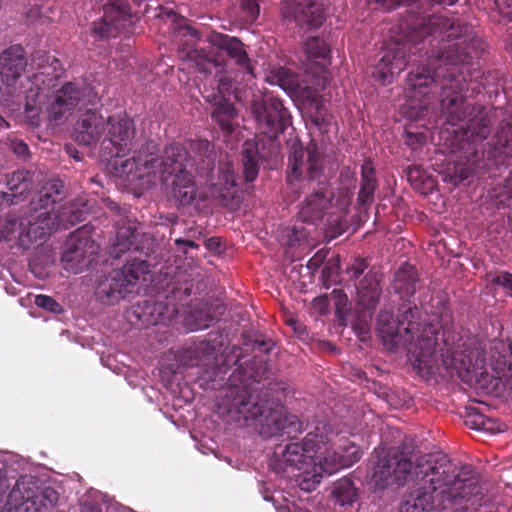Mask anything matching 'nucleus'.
Masks as SVG:
<instances>
[{
    "mask_svg": "<svg viewBox=\"0 0 512 512\" xmlns=\"http://www.w3.org/2000/svg\"><path fill=\"white\" fill-rule=\"evenodd\" d=\"M107 208L114 213V225L116 229V241L112 253L115 257L132 248L135 245L138 233V222L126 207L120 206L111 199L105 200Z\"/></svg>",
    "mask_w": 512,
    "mask_h": 512,
    "instance_id": "6ab92c4d",
    "label": "nucleus"
},
{
    "mask_svg": "<svg viewBox=\"0 0 512 512\" xmlns=\"http://www.w3.org/2000/svg\"><path fill=\"white\" fill-rule=\"evenodd\" d=\"M418 283L419 275L416 267L404 263L394 274L392 289L402 300H410L417 290Z\"/></svg>",
    "mask_w": 512,
    "mask_h": 512,
    "instance_id": "c85d7f7f",
    "label": "nucleus"
},
{
    "mask_svg": "<svg viewBox=\"0 0 512 512\" xmlns=\"http://www.w3.org/2000/svg\"><path fill=\"white\" fill-rule=\"evenodd\" d=\"M187 56L195 62L200 73L211 74L215 70V77L218 83L217 88L219 90L223 93L230 90L231 79L223 73V66L218 60L212 59L203 50L192 48L187 51Z\"/></svg>",
    "mask_w": 512,
    "mask_h": 512,
    "instance_id": "cd10ccee",
    "label": "nucleus"
},
{
    "mask_svg": "<svg viewBox=\"0 0 512 512\" xmlns=\"http://www.w3.org/2000/svg\"><path fill=\"white\" fill-rule=\"evenodd\" d=\"M403 304L399 308L400 315L397 320L401 325L403 332L406 336H415L421 334L420 332V323L419 320V309L416 305H411L410 300H403ZM427 325H425L422 329H424ZM423 331V330H421Z\"/></svg>",
    "mask_w": 512,
    "mask_h": 512,
    "instance_id": "c9c22d12",
    "label": "nucleus"
},
{
    "mask_svg": "<svg viewBox=\"0 0 512 512\" xmlns=\"http://www.w3.org/2000/svg\"><path fill=\"white\" fill-rule=\"evenodd\" d=\"M202 96L206 102L213 105V108L223 103L227 99L224 96L223 92L218 88L216 90L204 89V91L202 92Z\"/></svg>",
    "mask_w": 512,
    "mask_h": 512,
    "instance_id": "8fccbe9b",
    "label": "nucleus"
},
{
    "mask_svg": "<svg viewBox=\"0 0 512 512\" xmlns=\"http://www.w3.org/2000/svg\"><path fill=\"white\" fill-rule=\"evenodd\" d=\"M236 186L234 171L229 164H225L219 169L217 181L211 185V193L221 206L235 210L240 204Z\"/></svg>",
    "mask_w": 512,
    "mask_h": 512,
    "instance_id": "b1692460",
    "label": "nucleus"
},
{
    "mask_svg": "<svg viewBox=\"0 0 512 512\" xmlns=\"http://www.w3.org/2000/svg\"><path fill=\"white\" fill-rule=\"evenodd\" d=\"M451 75L452 77L448 79L449 84L444 79L440 91L441 115L447 124L459 127L461 149H464L465 145L469 146L465 158L474 165L482 153L477 144H481L490 135L492 118L506 115L507 110L495 108L491 115V111L486 107L470 102L469 98L474 95H471L469 87L464 86L456 74Z\"/></svg>",
    "mask_w": 512,
    "mask_h": 512,
    "instance_id": "20e7f679",
    "label": "nucleus"
},
{
    "mask_svg": "<svg viewBox=\"0 0 512 512\" xmlns=\"http://www.w3.org/2000/svg\"><path fill=\"white\" fill-rule=\"evenodd\" d=\"M369 263L366 258H355L352 263L347 266L346 273L350 280H356L368 269Z\"/></svg>",
    "mask_w": 512,
    "mask_h": 512,
    "instance_id": "37998d69",
    "label": "nucleus"
},
{
    "mask_svg": "<svg viewBox=\"0 0 512 512\" xmlns=\"http://www.w3.org/2000/svg\"><path fill=\"white\" fill-rule=\"evenodd\" d=\"M236 116L237 111L229 98L214 107L211 111V118L213 121L220 126L222 131L228 134H231L234 131L233 120Z\"/></svg>",
    "mask_w": 512,
    "mask_h": 512,
    "instance_id": "e433bc0d",
    "label": "nucleus"
},
{
    "mask_svg": "<svg viewBox=\"0 0 512 512\" xmlns=\"http://www.w3.org/2000/svg\"><path fill=\"white\" fill-rule=\"evenodd\" d=\"M323 171V157L318 151L317 144L311 141L306 148L296 139L290 145L288 157L287 182L292 183L301 177L315 180Z\"/></svg>",
    "mask_w": 512,
    "mask_h": 512,
    "instance_id": "ddd939ff",
    "label": "nucleus"
},
{
    "mask_svg": "<svg viewBox=\"0 0 512 512\" xmlns=\"http://www.w3.org/2000/svg\"><path fill=\"white\" fill-rule=\"evenodd\" d=\"M305 64L307 69L313 73L324 72L330 64V48L327 43L319 37H310L303 46Z\"/></svg>",
    "mask_w": 512,
    "mask_h": 512,
    "instance_id": "bb28decb",
    "label": "nucleus"
},
{
    "mask_svg": "<svg viewBox=\"0 0 512 512\" xmlns=\"http://www.w3.org/2000/svg\"><path fill=\"white\" fill-rule=\"evenodd\" d=\"M252 114L262 134H265L272 144L280 133L290 124V115L282 101L275 97L255 101Z\"/></svg>",
    "mask_w": 512,
    "mask_h": 512,
    "instance_id": "dca6fc26",
    "label": "nucleus"
},
{
    "mask_svg": "<svg viewBox=\"0 0 512 512\" xmlns=\"http://www.w3.org/2000/svg\"><path fill=\"white\" fill-rule=\"evenodd\" d=\"M171 291L172 293H184L190 295L192 290V277L186 271L176 268L171 278Z\"/></svg>",
    "mask_w": 512,
    "mask_h": 512,
    "instance_id": "ea45409f",
    "label": "nucleus"
},
{
    "mask_svg": "<svg viewBox=\"0 0 512 512\" xmlns=\"http://www.w3.org/2000/svg\"><path fill=\"white\" fill-rule=\"evenodd\" d=\"M481 431L489 432L492 434L501 433L507 430L508 426L497 418H492L484 415V419L481 421Z\"/></svg>",
    "mask_w": 512,
    "mask_h": 512,
    "instance_id": "a18cd8bd",
    "label": "nucleus"
},
{
    "mask_svg": "<svg viewBox=\"0 0 512 512\" xmlns=\"http://www.w3.org/2000/svg\"><path fill=\"white\" fill-rule=\"evenodd\" d=\"M498 137L502 145L509 149L508 154L512 157V112L509 113L508 118L501 121Z\"/></svg>",
    "mask_w": 512,
    "mask_h": 512,
    "instance_id": "a19ab883",
    "label": "nucleus"
},
{
    "mask_svg": "<svg viewBox=\"0 0 512 512\" xmlns=\"http://www.w3.org/2000/svg\"><path fill=\"white\" fill-rule=\"evenodd\" d=\"M135 124L126 113H119L104 119V138L101 142L102 155H117L131 152L134 148Z\"/></svg>",
    "mask_w": 512,
    "mask_h": 512,
    "instance_id": "4468645a",
    "label": "nucleus"
},
{
    "mask_svg": "<svg viewBox=\"0 0 512 512\" xmlns=\"http://www.w3.org/2000/svg\"><path fill=\"white\" fill-rule=\"evenodd\" d=\"M504 193L508 199L512 200V173L510 174L509 178L506 181V184L504 186Z\"/></svg>",
    "mask_w": 512,
    "mask_h": 512,
    "instance_id": "0e129e2a",
    "label": "nucleus"
},
{
    "mask_svg": "<svg viewBox=\"0 0 512 512\" xmlns=\"http://www.w3.org/2000/svg\"><path fill=\"white\" fill-rule=\"evenodd\" d=\"M425 29L431 33L446 34L449 42L454 41V49H448L444 54L446 63L455 65L456 77L469 87L471 95L479 94L482 89L489 93L496 92L491 88L497 86L498 74L491 71L485 73L474 67V60L482 55L486 44L475 34L471 25L453 17L431 15Z\"/></svg>",
    "mask_w": 512,
    "mask_h": 512,
    "instance_id": "7ed1b4c3",
    "label": "nucleus"
},
{
    "mask_svg": "<svg viewBox=\"0 0 512 512\" xmlns=\"http://www.w3.org/2000/svg\"><path fill=\"white\" fill-rule=\"evenodd\" d=\"M273 342L271 341H265V340H255L253 342V349L258 350L260 352L269 353L273 348Z\"/></svg>",
    "mask_w": 512,
    "mask_h": 512,
    "instance_id": "bf43d9fd",
    "label": "nucleus"
},
{
    "mask_svg": "<svg viewBox=\"0 0 512 512\" xmlns=\"http://www.w3.org/2000/svg\"><path fill=\"white\" fill-rule=\"evenodd\" d=\"M28 87L23 89L21 99H24V113L25 120L31 127H38L40 125V112H41V103L43 99V95L40 93V88L35 86L33 82L27 80ZM20 103H16V105L20 106ZM15 105L10 104L9 106Z\"/></svg>",
    "mask_w": 512,
    "mask_h": 512,
    "instance_id": "c756f323",
    "label": "nucleus"
},
{
    "mask_svg": "<svg viewBox=\"0 0 512 512\" xmlns=\"http://www.w3.org/2000/svg\"><path fill=\"white\" fill-rule=\"evenodd\" d=\"M333 436L332 426L326 421H319L302 442H292L285 446L282 459L286 465L300 470L319 453L317 459L320 469L329 475L350 467L361 459L362 452L359 447L346 438L340 439L342 443L338 445L337 451L329 455L327 444L332 441Z\"/></svg>",
    "mask_w": 512,
    "mask_h": 512,
    "instance_id": "423d86ee",
    "label": "nucleus"
},
{
    "mask_svg": "<svg viewBox=\"0 0 512 512\" xmlns=\"http://www.w3.org/2000/svg\"><path fill=\"white\" fill-rule=\"evenodd\" d=\"M382 275L370 269L355 285L357 303L365 310H375L382 293Z\"/></svg>",
    "mask_w": 512,
    "mask_h": 512,
    "instance_id": "a878e982",
    "label": "nucleus"
},
{
    "mask_svg": "<svg viewBox=\"0 0 512 512\" xmlns=\"http://www.w3.org/2000/svg\"><path fill=\"white\" fill-rule=\"evenodd\" d=\"M27 53L21 45H12L0 55V102L6 106L20 103L23 89L27 88Z\"/></svg>",
    "mask_w": 512,
    "mask_h": 512,
    "instance_id": "9d476101",
    "label": "nucleus"
},
{
    "mask_svg": "<svg viewBox=\"0 0 512 512\" xmlns=\"http://www.w3.org/2000/svg\"><path fill=\"white\" fill-rule=\"evenodd\" d=\"M149 273V265L146 260L133 259L122 268L113 270L97 288V297L106 304L117 303L128 294L134 293L140 279L145 280Z\"/></svg>",
    "mask_w": 512,
    "mask_h": 512,
    "instance_id": "9b49d317",
    "label": "nucleus"
},
{
    "mask_svg": "<svg viewBox=\"0 0 512 512\" xmlns=\"http://www.w3.org/2000/svg\"><path fill=\"white\" fill-rule=\"evenodd\" d=\"M175 244L177 246H181V245H184V246H187L189 248H193V249H198L199 248V245L192 241V240H185V239H182V238H178L175 240Z\"/></svg>",
    "mask_w": 512,
    "mask_h": 512,
    "instance_id": "680f3d73",
    "label": "nucleus"
},
{
    "mask_svg": "<svg viewBox=\"0 0 512 512\" xmlns=\"http://www.w3.org/2000/svg\"><path fill=\"white\" fill-rule=\"evenodd\" d=\"M495 284L501 285L510 291L512 296V274L509 272H500L493 280Z\"/></svg>",
    "mask_w": 512,
    "mask_h": 512,
    "instance_id": "864d4df0",
    "label": "nucleus"
},
{
    "mask_svg": "<svg viewBox=\"0 0 512 512\" xmlns=\"http://www.w3.org/2000/svg\"><path fill=\"white\" fill-rule=\"evenodd\" d=\"M208 42L212 47L224 52L232 59L238 70L254 76V67L246 52L245 45L238 38L223 33L211 32L208 36Z\"/></svg>",
    "mask_w": 512,
    "mask_h": 512,
    "instance_id": "5701e85b",
    "label": "nucleus"
},
{
    "mask_svg": "<svg viewBox=\"0 0 512 512\" xmlns=\"http://www.w3.org/2000/svg\"><path fill=\"white\" fill-rule=\"evenodd\" d=\"M494 5L500 14L512 20V0H494Z\"/></svg>",
    "mask_w": 512,
    "mask_h": 512,
    "instance_id": "603ef678",
    "label": "nucleus"
},
{
    "mask_svg": "<svg viewBox=\"0 0 512 512\" xmlns=\"http://www.w3.org/2000/svg\"><path fill=\"white\" fill-rule=\"evenodd\" d=\"M430 17L422 19L418 26L405 35L403 41L387 44L374 67V77L383 84L391 83L392 78L399 75L409 63L410 54L422 51L428 41L433 47L431 51H426L428 64L408 74L406 88L414 92L413 97H425L436 87L442 91L444 79L449 84L451 73L455 74V65H447L444 54L448 49H454V41L449 42L446 34L431 33L425 29Z\"/></svg>",
    "mask_w": 512,
    "mask_h": 512,
    "instance_id": "f03ea898",
    "label": "nucleus"
},
{
    "mask_svg": "<svg viewBox=\"0 0 512 512\" xmlns=\"http://www.w3.org/2000/svg\"><path fill=\"white\" fill-rule=\"evenodd\" d=\"M240 384L231 383L224 389L217 404V413L228 423L240 427L253 426L264 437H295L303 431V423L296 415L288 414L279 401L267 394L256 393L266 378L267 367L262 358L254 357L245 366L238 367Z\"/></svg>",
    "mask_w": 512,
    "mask_h": 512,
    "instance_id": "f257e3e1",
    "label": "nucleus"
},
{
    "mask_svg": "<svg viewBox=\"0 0 512 512\" xmlns=\"http://www.w3.org/2000/svg\"><path fill=\"white\" fill-rule=\"evenodd\" d=\"M377 332L388 350L408 346V353L419 369L429 370L436 364L438 332L433 325H427L419 335L408 337L392 312L381 310L377 316Z\"/></svg>",
    "mask_w": 512,
    "mask_h": 512,
    "instance_id": "0eeeda50",
    "label": "nucleus"
},
{
    "mask_svg": "<svg viewBox=\"0 0 512 512\" xmlns=\"http://www.w3.org/2000/svg\"><path fill=\"white\" fill-rule=\"evenodd\" d=\"M330 299L328 295H322L319 297H316L313 300V306L317 308L321 313L325 314L328 312Z\"/></svg>",
    "mask_w": 512,
    "mask_h": 512,
    "instance_id": "4d7b16f0",
    "label": "nucleus"
},
{
    "mask_svg": "<svg viewBox=\"0 0 512 512\" xmlns=\"http://www.w3.org/2000/svg\"><path fill=\"white\" fill-rule=\"evenodd\" d=\"M243 173L247 182H253L259 173L260 155L258 143L252 140L244 142L242 151Z\"/></svg>",
    "mask_w": 512,
    "mask_h": 512,
    "instance_id": "473e14b6",
    "label": "nucleus"
},
{
    "mask_svg": "<svg viewBox=\"0 0 512 512\" xmlns=\"http://www.w3.org/2000/svg\"><path fill=\"white\" fill-rule=\"evenodd\" d=\"M104 133V117L95 110H87L78 121L74 139L79 145L91 146L97 143Z\"/></svg>",
    "mask_w": 512,
    "mask_h": 512,
    "instance_id": "393cba45",
    "label": "nucleus"
},
{
    "mask_svg": "<svg viewBox=\"0 0 512 512\" xmlns=\"http://www.w3.org/2000/svg\"><path fill=\"white\" fill-rule=\"evenodd\" d=\"M86 90H81L76 84L65 83L53 96L46 108L51 121H64L76 108L82 109L90 101L86 100Z\"/></svg>",
    "mask_w": 512,
    "mask_h": 512,
    "instance_id": "412c9836",
    "label": "nucleus"
},
{
    "mask_svg": "<svg viewBox=\"0 0 512 512\" xmlns=\"http://www.w3.org/2000/svg\"><path fill=\"white\" fill-rule=\"evenodd\" d=\"M159 148L154 141H146L138 151L121 152L117 155H102L107 161L108 171L115 177L135 184L142 181L141 186H151L158 182L166 172L163 155H158Z\"/></svg>",
    "mask_w": 512,
    "mask_h": 512,
    "instance_id": "6e6552de",
    "label": "nucleus"
},
{
    "mask_svg": "<svg viewBox=\"0 0 512 512\" xmlns=\"http://www.w3.org/2000/svg\"><path fill=\"white\" fill-rule=\"evenodd\" d=\"M205 247L215 253H220L222 248V242L219 237H211L204 241Z\"/></svg>",
    "mask_w": 512,
    "mask_h": 512,
    "instance_id": "13d9d810",
    "label": "nucleus"
},
{
    "mask_svg": "<svg viewBox=\"0 0 512 512\" xmlns=\"http://www.w3.org/2000/svg\"><path fill=\"white\" fill-rule=\"evenodd\" d=\"M329 206L327 195L318 190L307 196L298 212L299 219L303 222H311L322 218L324 210Z\"/></svg>",
    "mask_w": 512,
    "mask_h": 512,
    "instance_id": "7c9ffc66",
    "label": "nucleus"
},
{
    "mask_svg": "<svg viewBox=\"0 0 512 512\" xmlns=\"http://www.w3.org/2000/svg\"><path fill=\"white\" fill-rule=\"evenodd\" d=\"M98 246L89 238L72 237L71 242L62 254V261L66 263L65 269L79 273L83 268L89 267L95 260Z\"/></svg>",
    "mask_w": 512,
    "mask_h": 512,
    "instance_id": "4be33fe9",
    "label": "nucleus"
},
{
    "mask_svg": "<svg viewBox=\"0 0 512 512\" xmlns=\"http://www.w3.org/2000/svg\"><path fill=\"white\" fill-rule=\"evenodd\" d=\"M377 188L375 170L373 163L366 160L361 167V185L357 200L362 205L371 204L374 200V193Z\"/></svg>",
    "mask_w": 512,
    "mask_h": 512,
    "instance_id": "72a5a7b5",
    "label": "nucleus"
},
{
    "mask_svg": "<svg viewBox=\"0 0 512 512\" xmlns=\"http://www.w3.org/2000/svg\"><path fill=\"white\" fill-rule=\"evenodd\" d=\"M211 321H212V318L208 314H205V317L201 318V321H199L195 324L194 329L197 330V329L207 328Z\"/></svg>",
    "mask_w": 512,
    "mask_h": 512,
    "instance_id": "e2e57ef3",
    "label": "nucleus"
},
{
    "mask_svg": "<svg viewBox=\"0 0 512 512\" xmlns=\"http://www.w3.org/2000/svg\"><path fill=\"white\" fill-rule=\"evenodd\" d=\"M261 0H242L241 8L249 22H255L260 14Z\"/></svg>",
    "mask_w": 512,
    "mask_h": 512,
    "instance_id": "49530a36",
    "label": "nucleus"
},
{
    "mask_svg": "<svg viewBox=\"0 0 512 512\" xmlns=\"http://www.w3.org/2000/svg\"><path fill=\"white\" fill-rule=\"evenodd\" d=\"M58 498L52 487L40 491L31 478L20 477L7 496L3 512H49Z\"/></svg>",
    "mask_w": 512,
    "mask_h": 512,
    "instance_id": "f8f14e48",
    "label": "nucleus"
},
{
    "mask_svg": "<svg viewBox=\"0 0 512 512\" xmlns=\"http://www.w3.org/2000/svg\"><path fill=\"white\" fill-rule=\"evenodd\" d=\"M321 474H314L313 479L303 478L300 482V488L305 491H312L320 483Z\"/></svg>",
    "mask_w": 512,
    "mask_h": 512,
    "instance_id": "6e6d98bb",
    "label": "nucleus"
},
{
    "mask_svg": "<svg viewBox=\"0 0 512 512\" xmlns=\"http://www.w3.org/2000/svg\"><path fill=\"white\" fill-rule=\"evenodd\" d=\"M330 302L334 304L337 312L346 309L348 297L341 289H334L329 295Z\"/></svg>",
    "mask_w": 512,
    "mask_h": 512,
    "instance_id": "09e8293b",
    "label": "nucleus"
},
{
    "mask_svg": "<svg viewBox=\"0 0 512 512\" xmlns=\"http://www.w3.org/2000/svg\"><path fill=\"white\" fill-rule=\"evenodd\" d=\"M64 198V184L60 179L47 181L30 201L27 216L20 222V239L30 243H43L58 227L75 225L85 219V205L76 201L68 202L56 209Z\"/></svg>",
    "mask_w": 512,
    "mask_h": 512,
    "instance_id": "39448f33",
    "label": "nucleus"
},
{
    "mask_svg": "<svg viewBox=\"0 0 512 512\" xmlns=\"http://www.w3.org/2000/svg\"><path fill=\"white\" fill-rule=\"evenodd\" d=\"M301 238H304V234L297 231L296 229H293L288 234V240L286 244L290 247H293L301 240Z\"/></svg>",
    "mask_w": 512,
    "mask_h": 512,
    "instance_id": "052dcab7",
    "label": "nucleus"
},
{
    "mask_svg": "<svg viewBox=\"0 0 512 512\" xmlns=\"http://www.w3.org/2000/svg\"><path fill=\"white\" fill-rule=\"evenodd\" d=\"M34 303L37 307L54 314H60L63 312V308L60 303L48 295H37L35 297Z\"/></svg>",
    "mask_w": 512,
    "mask_h": 512,
    "instance_id": "79ce46f5",
    "label": "nucleus"
},
{
    "mask_svg": "<svg viewBox=\"0 0 512 512\" xmlns=\"http://www.w3.org/2000/svg\"><path fill=\"white\" fill-rule=\"evenodd\" d=\"M425 135L423 133H413L406 131L405 143L410 146L413 150L419 148L425 142Z\"/></svg>",
    "mask_w": 512,
    "mask_h": 512,
    "instance_id": "3c124183",
    "label": "nucleus"
},
{
    "mask_svg": "<svg viewBox=\"0 0 512 512\" xmlns=\"http://www.w3.org/2000/svg\"><path fill=\"white\" fill-rule=\"evenodd\" d=\"M323 260V257L321 256L320 252L316 253L315 256L309 261L311 265H317L319 262Z\"/></svg>",
    "mask_w": 512,
    "mask_h": 512,
    "instance_id": "338daca9",
    "label": "nucleus"
},
{
    "mask_svg": "<svg viewBox=\"0 0 512 512\" xmlns=\"http://www.w3.org/2000/svg\"><path fill=\"white\" fill-rule=\"evenodd\" d=\"M281 13L306 30L320 27L325 20L323 5L317 0H283Z\"/></svg>",
    "mask_w": 512,
    "mask_h": 512,
    "instance_id": "aec40b11",
    "label": "nucleus"
},
{
    "mask_svg": "<svg viewBox=\"0 0 512 512\" xmlns=\"http://www.w3.org/2000/svg\"><path fill=\"white\" fill-rule=\"evenodd\" d=\"M447 350L451 352L450 365L457 370L462 378L471 374L476 375L478 370L484 368L485 352L475 337H460L457 344Z\"/></svg>",
    "mask_w": 512,
    "mask_h": 512,
    "instance_id": "f3484780",
    "label": "nucleus"
},
{
    "mask_svg": "<svg viewBox=\"0 0 512 512\" xmlns=\"http://www.w3.org/2000/svg\"><path fill=\"white\" fill-rule=\"evenodd\" d=\"M102 6L103 16L93 23L92 35L97 39L116 37L132 24L128 0H94Z\"/></svg>",
    "mask_w": 512,
    "mask_h": 512,
    "instance_id": "2eb2a0df",
    "label": "nucleus"
},
{
    "mask_svg": "<svg viewBox=\"0 0 512 512\" xmlns=\"http://www.w3.org/2000/svg\"><path fill=\"white\" fill-rule=\"evenodd\" d=\"M458 0H431V2L435 3V4H439V5H453L457 2Z\"/></svg>",
    "mask_w": 512,
    "mask_h": 512,
    "instance_id": "69168bd1",
    "label": "nucleus"
},
{
    "mask_svg": "<svg viewBox=\"0 0 512 512\" xmlns=\"http://www.w3.org/2000/svg\"><path fill=\"white\" fill-rule=\"evenodd\" d=\"M168 18L171 20L170 29L183 46L192 47L199 40L198 31L189 24L186 18L178 16L174 12L169 13Z\"/></svg>",
    "mask_w": 512,
    "mask_h": 512,
    "instance_id": "f704fd0d",
    "label": "nucleus"
},
{
    "mask_svg": "<svg viewBox=\"0 0 512 512\" xmlns=\"http://www.w3.org/2000/svg\"><path fill=\"white\" fill-rule=\"evenodd\" d=\"M13 152L22 158H26L29 155L28 145L22 140H15L11 144Z\"/></svg>",
    "mask_w": 512,
    "mask_h": 512,
    "instance_id": "5fc2aeb1",
    "label": "nucleus"
},
{
    "mask_svg": "<svg viewBox=\"0 0 512 512\" xmlns=\"http://www.w3.org/2000/svg\"><path fill=\"white\" fill-rule=\"evenodd\" d=\"M166 172L158 182H166L171 175H175L172 182L171 193L175 202L180 206H188L197 197V186L193 175L188 168L193 167V161L188 151L180 144L174 143L163 151V165Z\"/></svg>",
    "mask_w": 512,
    "mask_h": 512,
    "instance_id": "1a4fd4ad",
    "label": "nucleus"
},
{
    "mask_svg": "<svg viewBox=\"0 0 512 512\" xmlns=\"http://www.w3.org/2000/svg\"><path fill=\"white\" fill-rule=\"evenodd\" d=\"M214 158L212 157H208V161H207V170L208 171H212L214 169Z\"/></svg>",
    "mask_w": 512,
    "mask_h": 512,
    "instance_id": "774afa93",
    "label": "nucleus"
},
{
    "mask_svg": "<svg viewBox=\"0 0 512 512\" xmlns=\"http://www.w3.org/2000/svg\"><path fill=\"white\" fill-rule=\"evenodd\" d=\"M507 349L508 354H499L495 363V370L500 378H504L512 384V337L507 338Z\"/></svg>",
    "mask_w": 512,
    "mask_h": 512,
    "instance_id": "58836bf2",
    "label": "nucleus"
},
{
    "mask_svg": "<svg viewBox=\"0 0 512 512\" xmlns=\"http://www.w3.org/2000/svg\"><path fill=\"white\" fill-rule=\"evenodd\" d=\"M223 346L221 337H214L213 339H196L189 345L185 346L180 355L179 360L186 366H213V376L216 377L218 372L221 371V366L218 360V355Z\"/></svg>",
    "mask_w": 512,
    "mask_h": 512,
    "instance_id": "a211bd4d",
    "label": "nucleus"
},
{
    "mask_svg": "<svg viewBox=\"0 0 512 512\" xmlns=\"http://www.w3.org/2000/svg\"><path fill=\"white\" fill-rule=\"evenodd\" d=\"M484 419V414L480 413L477 408H467V415L465 417V424L472 429L481 431V421Z\"/></svg>",
    "mask_w": 512,
    "mask_h": 512,
    "instance_id": "de8ad7c7",
    "label": "nucleus"
},
{
    "mask_svg": "<svg viewBox=\"0 0 512 512\" xmlns=\"http://www.w3.org/2000/svg\"><path fill=\"white\" fill-rule=\"evenodd\" d=\"M32 175L29 171L19 169L12 172L7 178V187L10 193H5L6 197H11V204H17L20 198L32 188Z\"/></svg>",
    "mask_w": 512,
    "mask_h": 512,
    "instance_id": "2f4dec72",
    "label": "nucleus"
},
{
    "mask_svg": "<svg viewBox=\"0 0 512 512\" xmlns=\"http://www.w3.org/2000/svg\"><path fill=\"white\" fill-rule=\"evenodd\" d=\"M332 496L336 504L342 507L352 506L357 498V489L351 479L343 478L335 483Z\"/></svg>",
    "mask_w": 512,
    "mask_h": 512,
    "instance_id": "4c0bfd02",
    "label": "nucleus"
},
{
    "mask_svg": "<svg viewBox=\"0 0 512 512\" xmlns=\"http://www.w3.org/2000/svg\"><path fill=\"white\" fill-rule=\"evenodd\" d=\"M374 310H365L358 314L354 324V329L358 331L360 336H365L369 332V325L372 321Z\"/></svg>",
    "mask_w": 512,
    "mask_h": 512,
    "instance_id": "c03bdc74",
    "label": "nucleus"
}]
</instances>
